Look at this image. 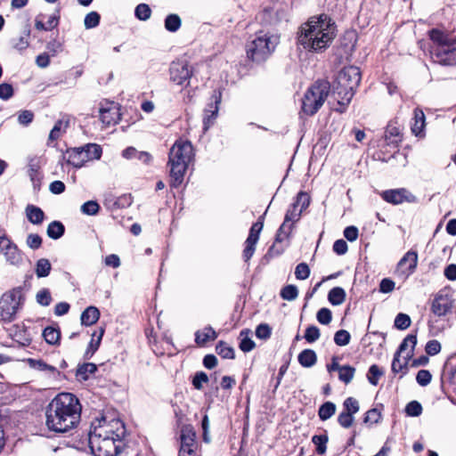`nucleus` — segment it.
I'll use <instances>...</instances> for the list:
<instances>
[{
	"instance_id": "f257e3e1",
	"label": "nucleus",
	"mask_w": 456,
	"mask_h": 456,
	"mask_svg": "<svg viewBox=\"0 0 456 456\" xmlns=\"http://www.w3.org/2000/svg\"><path fill=\"white\" fill-rule=\"evenodd\" d=\"M126 429L123 421L114 419L95 427L89 435V446L94 456H118L127 452L128 446L123 439Z\"/></svg>"
},
{
	"instance_id": "f03ea898",
	"label": "nucleus",
	"mask_w": 456,
	"mask_h": 456,
	"mask_svg": "<svg viewBox=\"0 0 456 456\" xmlns=\"http://www.w3.org/2000/svg\"><path fill=\"white\" fill-rule=\"evenodd\" d=\"M81 410V404L76 395L70 393H61L46 408V426L55 433L69 432L79 423Z\"/></svg>"
},
{
	"instance_id": "7ed1b4c3",
	"label": "nucleus",
	"mask_w": 456,
	"mask_h": 456,
	"mask_svg": "<svg viewBox=\"0 0 456 456\" xmlns=\"http://www.w3.org/2000/svg\"><path fill=\"white\" fill-rule=\"evenodd\" d=\"M336 37V25L326 14L313 16L297 31V44L314 53L325 51Z\"/></svg>"
},
{
	"instance_id": "20e7f679",
	"label": "nucleus",
	"mask_w": 456,
	"mask_h": 456,
	"mask_svg": "<svg viewBox=\"0 0 456 456\" xmlns=\"http://www.w3.org/2000/svg\"><path fill=\"white\" fill-rule=\"evenodd\" d=\"M432 41L430 57L434 62L443 66L456 65V39L439 28L428 31Z\"/></svg>"
},
{
	"instance_id": "39448f33",
	"label": "nucleus",
	"mask_w": 456,
	"mask_h": 456,
	"mask_svg": "<svg viewBox=\"0 0 456 456\" xmlns=\"http://www.w3.org/2000/svg\"><path fill=\"white\" fill-rule=\"evenodd\" d=\"M193 147L189 141H177L170 149L168 165L170 166V185L178 187L183 182L185 172L192 158Z\"/></svg>"
},
{
	"instance_id": "423d86ee",
	"label": "nucleus",
	"mask_w": 456,
	"mask_h": 456,
	"mask_svg": "<svg viewBox=\"0 0 456 456\" xmlns=\"http://www.w3.org/2000/svg\"><path fill=\"white\" fill-rule=\"evenodd\" d=\"M361 71L358 67L347 66L343 68L333 82V93L338 95V103L346 106L354 97L356 88L361 82Z\"/></svg>"
},
{
	"instance_id": "0eeeda50",
	"label": "nucleus",
	"mask_w": 456,
	"mask_h": 456,
	"mask_svg": "<svg viewBox=\"0 0 456 456\" xmlns=\"http://www.w3.org/2000/svg\"><path fill=\"white\" fill-rule=\"evenodd\" d=\"M278 43L277 36L259 31L256 34L255 38L247 45V56L254 62H263L275 50Z\"/></svg>"
},
{
	"instance_id": "6e6552de",
	"label": "nucleus",
	"mask_w": 456,
	"mask_h": 456,
	"mask_svg": "<svg viewBox=\"0 0 456 456\" xmlns=\"http://www.w3.org/2000/svg\"><path fill=\"white\" fill-rule=\"evenodd\" d=\"M330 88L326 80H318L309 87L302 100L303 112L309 116L315 114L327 99Z\"/></svg>"
},
{
	"instance_id": "1a4fd4ad",
	"label": "nucleus",
	"mask_w": 456,
	"mask_h": 456,
	"mask_svg": "<svg viewBox=\"0 0 456 456\" xmlns=\"http://www.w3.org/2000/svg\"><path fill=\"white\" fill-rule=\"evenodd\" d=\"M293 230V224L283 222L276 232L274 242L264 256L263 260L268 263L272 258L281 256L289 245V240Z\"/></svg>"
},
{
	"instance_id": "9d476101",
	"label": "nucleus",
	"mask_w": 456,
	"mask_h": 456,
	"mask_svg": "<svg viewBox=\"0 0 456 456\" xmlns=\"http://www.w3.org/2000/svg\"><path fill=\"white\" fill-rule=\"evenodd\" d=\"M311 198L305 191H299L294 202L289 207L284 216V223L293 224L295 228L296 224L300 220L303 211H305L310 205Z\"/></svg>"
},
{
	"instance_id": "9b49d317",
	"label": "nucleus",
	"mask_w": 456,
	"mask_h": 456,
	"mask_svg": "<svg viewBox=\"0 0 456 456\" xmlns=\"http://www.w3.org/2000/svg\"><path fill=\"white\" fill-rule=\"evenodd\" d=\"M266 211L258 217L257 221L252 224L249 229L248 238L244 242V249L242 251V258L248 263L256 251V247L259 240L260 233L264 227V220Z\"/></svg>"
},
{
	"instance_id": "f8f14e48",
	"label": "nucleus",
	"mask_w": 456,
	"mask_h": 456,
	"mask_svg": "<svg viewBox=\"0 0 456 456\" xmlns=\"http://www.w3.org/2000/svg\"><path fill=\"white\" fill-rule=\"evenodd\" d=\"M453 306L454 299L451 289L444 288L435 296L431 305V312L435 315L442 317L451 313Z\"/></svg>"
},
{
	"instance_id": "ddd939ff",
	"label": "nucleus",
	"mask_w": 456,
	"mask_h": 456,
	"mask_svg": "<svg viewBox=\"0 0 456 456\" xmlns=\"http://www.w3.org/2000/svg\"><path fill=\"white\" fill-rule=\"evenodd\" d=\"M20 302L15 293H5L0 298V321L9 323L15 320Z\"/></svg>"
},
{
	"instance_id": "4468645a",
	"label": "nucleus",
	"mask_w": 456,
	"mask_h": 456,
	"mask_svg": "<svg viewBox=\"0 0 456 456\" xmlns=\"http://www.w3.org/2000/svg\"><path fill=\"white\" fill-rule=\"evenodd\" d=\"M197 448L196 432L191 426H183L181 428L178 456H196Z\"/></svg>"
},
{
	"instance_id": "2eb2a0df",
	"label": "nucleus",
	"mask_w": 456,
	"mask_h": 456,
	"mask_svg": "<svg viewBox=\"0 0 456 456\" xmlns=\"http://www.w3.org/2000/svg\"><path fill=\"white\" fill-rule=\"evenodd\" d=\"M192 74V69L186 61H177L170 64V80L175 85L188 86Z\"/></svg>"
},
{
	"instance_id": "dca6fc26",
	"label": "nucleus",
	"mask_w": 456,
	"mask_h": 456,
	"mask_svg": "<svg viewBox=\"0 0 456 456\" xmlns=\"http://www.w3.org/2000/svg\"><path fill=\"white\" fill-rule=\"evenodd\" d=\"M222 94L218 90H215L207 103L203 113V126L204 130H208L214 125L219 110L221 103Z\"/></svg>"
},
{
	"instance_id": "f3484780",
	"label": "nucleus",
	"mask_w": 456,
	"mask_h": 456,
	"mask_svg": "<svg viewBox=\"0 0 456 456\" xmlns=\"http://www.w3.org/2000/svg\"><path fill=\"white\" fill-rule=\"evenodd\" d=\"M380 196L385 201L393 205L417 201V198L406 188L386 190L380 193Z\"/></svg>"
},
{
	"instance_id": "a211bd4d",
	"label": "nucleus",
	"mask_w": 456,
	"mask_h": 456,
	"mask_svg": "<svg viewBox=\"0 0 456 456\" xmlns=\"http://www.w3.org/2000/svg\"><path fill=\"white\" fill-rule=\"evenodd\" d=\"M0 250L4 254L5 258L12 265H19L22 261V255L18 247L7 237H0Z\"/></svg>"
},
{
	"instance_id": "6ab92c4d",
	"label": "nucleus",
	"mask_w": 456,
	"mask_h": 456,
	"mask_svg": "<svg viewBox=\"0 0 456 456\" xmlns=\"http://www.w3.org/2000/svg\"><path fill=\"white\" fill-rule=\"evenodd\" d=\"M418 264V254L416 251L410 250L399 261L397 267L402 270L403 274L409 275L412 273Z\"/></svg>"
},
{
	"instance_id": "aec40b11",
	"label": "nucleus",
	"mask_w": 456,
	"mask_h": 456,
	"mask_svg": "<svg viewBox=\"0 0 456 456\" xmlns=\"http://www.w3.org/2000/svg\"><path fill=\"white\" fill-rule=\"evenodd\" d=\"M99 113L100 119L105 126L115 124L118 118V110L113 103H110L108 107L102 106Z\"/></svg>"
},
{
	"instance_id": "412c9836",
	"label": "nucleus",
	"mask_w": 456,
	"mask_h": 456,
	"mask_svg": "<svg viewBox=\"0 0 456 456\" xmlns=\"http://www.w3.org/2000/svg\"><path fill=\"white\" fill-rule=\"evenodd\" d=\"M216 332L212 327L208 326L195 332V342L200 346H204L207 343L216 338Z\"/></svg>"
},
{
	"instance_id": "4be33fe9",
	"label": "nucleus",
	"mask_w": 456,
	"mask_h": 456,
	"mask_svg": "<svg viewBox=\"0 0 456 456\" xmlns=\"http://www.w3.org/2000/svg\"><path fill=\"white\" fill-rule=\"evenodd\" d=\"M67 154L68 163L72 165L74 167H82L86 163V159L85 158V151L82 150L81 147L69 150Z\"/></svg>"
},
{
	"instance_id": "5701e85b",
	"label": "nucleus",
	"mask_w": 456,
	"mask_h": 456,
	"mask_svg": "<svg viewBox=\"0 0 456 456\" xmlns=\"http://www.w3.org/2000/svg\"><path fill=\"white\" fill-rule=\"evenodd\" d=\"M100 318V311L95 306L86 307L81 314L80 320L82 325L91 326L94 324Z\"/></svg>"
},
{
	"instance_id": "b1692460",
	"label": "nucleus",
	"mask_w": 456,
	"mask_h": 456,
	"mask_svg": "<svg viewBox=\"0 0 456 456\" xmlns=\"http://www.w3.org/2000/svg\"><path fill=\"white\" fill-rule=\"evenodd\" d=\"M425 120L426 118L423 110L416 108L413 111V124L411 126V131L416 136L420 135L423 132L426 126Z\"/></svg>"
},
{
	"instance_id": "393cba45",
	"label": "nucleus",
	"mask_w": 456,
	"mask_h": 456,
	"mask_svg": "<svg viewBox=\"0 0 456 456\" xmlns=\"http://www.w3.org/2000/svg\"><path fill=\"white\" fill-rule=\"evenodd\" d=\"M42 337L51 346H57L61 340V331L58 327L48 326L44 329Z\"/></svg>"
},
{
	"instance_id": "a878e982",
	"label": "nucleus",
	"mask_w": 456,
	"mask_h": 456,
	"mask_svg": "<svg viewBox=\"0 0 456 456\" xmlns=\"http://www.w3.org/2000/svg\"><path fill=\"white\" fill-rule=\"evenodd\" d=\"M25 211L27 218L33 224H40L43 223L45 213L40 208L34 205H28Z\"/></svg>"
},
{
	"instance_id": "bb28decb",
	"label": "nucleus",
	"mask_w": 456,
	"mask_h": 456,
	"mask_svg": "<svg viewBox=\"0 0 456 456\" xmlns=\"http://www.w3.org/2000/svg\"><path fill=\"white\" fill-rule=\"evenodd\" d=\"M27 362L28 363L29 367L34 370L49 372L53 375H60V372L54 366L46 363L45 361L41 359L28 358L27 360Z\"/></svg>"
},
{
	"instance_id": "cd10ccee",
	"label": "nucleus",
	"mask_w": 456,
	"mask_h": 456,
	"mask_svg": "<svg viewBox=\"0 0 456 456\" xmlns=\"http://www.w3.org/2000/svg\"><path fill=\"white\" fill-rule=\"evenodd\" d=\"M385 139L387 144H397L402 141L400 128L394 123H389L386 128Z\"/></svg>"
},
{
	"instance_id": "c85d7f7f",
	"label": "nucleus",
	"mask_w": 456,
	"mask_h": 456,
	"mask_svg": "<svg viewBox=\"0 0 456 456\" xmlns=\"http://www.w3.org/2000/svg\"><path fill=\"white\" fill-rule=\"evenodd\" d=\"M298 362L305 368L313 367L317 362V355L312 349L303 350L297 356Z\"/></svg>"
},
{
	"instance_id": "c756f323",
	"label": "nucleus",
	"mask_w": 456,
	"mask_h": 456,
	"mask_svg": "<svg viewBox=\"0 0 456 456\" xmlns=\"http://www.w3.org/2000/svg\"><path fill=\"white\" fill-rule=\"evenodd\" d=\"M29 37H30V29L27 28L23 31V35L18 38H12L11 43L13 49L22 52L26 50L29 46Z\"/></svg>"
},
{
	"instance_id": "7c9ffc66",
	"label": "nucleus",
	"mask_w": 456,
	"mask_h": 456,
	"mask_svg": "<svg viewBox=\"0 0 456 456\" xmlns=\"http://www.w3.org/2000/svg\"><path fill=\"white\" fill-rule=\"evenodd\" d=\"M346 291L341 287H335L329 291L328 300L333 305H340L346 300Z\"/></svg>"
},
{
	"instance_id": "2f4dec72",
	"label": "nucleus",
	"mask_w": 456,
	"mask_h": 456,
	"mask_svg": "<svg viewBox=\"0 0 456 456\" xmlns=\"http://www.w3.org/2000/svg\"><path fill=\"white\" fill-rule=\"evenodd\" d=\"M97 370V366L93 362H86L82 365H79L76 377L78 380H87L91 374H94Z\"/></svg>"
},
{
	"instance_id": "473e14b6",
	"label": "nucleus",
	"mask_w": 456,
	"mask_h": 456,
	"mask_svg": "<svg viewBox=\"0 0 456 456\" xmlns=\"http://www.w3.org/2000/svg\"><path fill=\"white\" fill-rule=\"evenodd\" d=\"M64 232L65 227L60 221H53L47 226L46 233L53 240L60 239Z\"/></svg>"
},
{
	"instance_id": "72a5a7b5",
	"label": "nucleus",
	"mask_w": 456,
	"mask_h": 456,
	"mask_svg": "<svg viewBox=\"0 0 456 456\" xmlns=\"http://www.w3.org/2000/svg\"><path fill=\"white\" fill-rule=\"evenodd\" d=\"M81 148L85 151L86 162L94 159H100L102 157V150L98 144L88 143Z\"/></svg>"
},
{
	"instance_id": "f704fd0d",
	"label": "nucleus",
	"mask_w": 456,
	"mask_h": 456,
	"mask_svg": "<svg viewBox=\"0 0 456 456\" xmlns=\"http://www.w3.org/2000/svg\"><path fill=\"white\" fill-rule=\"evenodd\" d=\"M52 270V265L46 258H40L36 263L35 273L37 278L47 277Z\"/></svg>"
},
{
	"instance_id": "c9c22d12",
	"label": "nucleus",
	"mask_w": 456,
	"mask_h": 456,
	"mask_svg": "<svg viewBox=\"0 0 456 456\" xmlns=\"http://www.w3.org/2000/svg\"><path fill=\"white\" fill-rule=\"evenodd\" d=\"M329 441L328 435L326 432L322 435H314L312 437V443L315 445V452L319 455H322L326 452L327 443Z\"/></svg>"
},
{
	"instance_id": "e433bc0d",
	"label": "nucleus",
	"mask_w": 456,
	"mask_h": 456,
	"mask_svg": "<svg viewBox=\"0 0 456 456\" xmlns=\"http://www.w3.org/2000/svg\"><path fill=\"white\" fill-rule=\"evenodd\" d=\"M69 118L59 119L53 126V129L49 134V140L55 141L60 138L62 132H65L66 128L69 126Z\"/></svg>"
},
{
	"instance_id": "4c0bfd02",
	"label": "nucleus",
	"mask_w": 456,
	"mask_h": 456,
	"mask_svg": "<svg viewBox=\"0 0 456 456\" xmlns=\"http://www.w3.org/2000/svg\"><path fill=\"white\" fill-rule=\"evenodd\" d=\"M336 412V405L332 402H326L322 403L318 410V416L321 420H327L330 419Z\"/></svg>"
},
{
	"instance_id": "58836bf2",
	"label": "nucleus",
	"mask_w": 456,
	"mask_h": 456,
	"mask_svg": "<svg viewBox=\"0 0 456 456\" xmlns=\"http://www.w3.org/2000/svg\"><path fill=\"white\" fill-rule=\"evenodd\" d=\"M399 357H400V355L398 354H395L394 359H393V362H392V366H391L392 371L394 373H398L401 370H403V369L407 368L408 362L412 357V351H409L406 354V355L404 356L403 362H400Z\"/></svg>"
},
{
	"instance_id": "ea45409f",
	"label": "nucleus",
	"mask_w": 456,
	"mask_h": 456,
	"mask_svg": "<svg viewBox=\"0 0 456 456\" xmlns=\"http://www.w3.org/2000/svg\"><path fill=\"white\" fill-rule=\"evenodd\" d=\"M182 25V20L177 14H169L165 19V28L169 32H176Z\"/></svg>"
},
{
	"instance_id": "a19ab883",
	"label": "nucleus",
	"mask_w": 456,
	"mask_h": 456,
	"mask_svg": "<svg viewBox=\"0 0 456 456\" xmlns=\"http://www.w3.org/2000/svg\"><path fill=\"white\" fill-rule=\"evenodd\" d=\"M103 334H104V329L101 328L99 336L97 337V339L95 342L94 340V337L95 336V334L94 333L93 334V338H92L91 342L89 343L88 347L85 353L86 359H90L94 355V354L97 351V349L101 344Z\"/></svg>"
},
{
	"instance_id": "79ce46f5",
	"label": "nucleus",
	"mask_w": 456,
	"mask_h": 456,
	"mask_svg": "<svg viewBox=\"0 0 456 456\" xmlns=\"http://www.w3.org/2000/svg\"><path fill=\"white\" fill-rule=\"evenodd\" d=\"M384 375V371L377 365L372 364L368 370L367 379L368 381L373 385L377 386L379 383V379Z\"/></svg>"
},
{
	"instance_id": "37998d69",
	"label": "nucleus",
	"mask_w": 456,
	"mask_h": 456,
	"mask_svg": "<svg viewBox=\"0 0 456 456\" xmlns=\"http://www.w3.org/2000/svg\"><path fill=\"white\" fill-rule=\"evenodd\" d=\"M355 369L350 365H343L339 368L338 379L345 384H349L354 376Z\"/></svg>"
},
{
	"instance_id": "c03bdc74",
	"label": "nucleus",
	"mask_w": 456,
	"mask_h": 456,
	"mask_svg": "<svg viewBox=\"0 0 456 456\" xmlns=\"http://www.w3.org/2000/svg\"><path fill=\"white\" fill-rule=\"evenodd\" d=\"M416 344H417V335L416 334H409L403 338V340L400 344L395 354H398L399 355H401V354H403L407 349L409 345H411V347L410 351L413 352Z\"/></svg>"
},
{
	"instance_id": "a18cd8bd",
	"label": "nucleus",
	"mask_w": 456,
	"mask_h": 456,
	"mask_svg": "<svg viewBox=\"0 0 456 456\" xmlns=\"http://www.w3.org/2000/svg\"><path fill=\"white\" fill-rule=\"evenodd\" d=\"M281 297L284 300L292 301L298 296V289L297 286L289 284L283 287L281 290Z\"/></svg>"
},
{
	"instance_id": "49530a36",
	"label": "nucleus",
	"mask_w": 456,
	"mask_h": 456,
	"mask_svg": "<svg viewBox=\"0 0 456 456\" xmlns=\"http://www.w3.org/2000/svg\"><path fill=\"white\" fill-rule=\"evenodd\" d=\"M411 323L410 316L406 314L400 313L395 316L394 326L400 330H404L410 327Z\"/></svg>"
},
{
	"instance_id": "de8ad7c7",
	"label": "nucleus",
	"mask_w": 456,
	"mask_h": 456,
	"mask_svg": "<svg viewBox=\"0 0 456 456\" xmlns=\"http://www.w3.org/2000/svg\"><path fill=\"white\" fill-rule=\"evenodd\" d=\"M101 16L97 12H90L84 20V25L86 29L96 28L100 23Z\"/></svg>"
},
{
	"instance_id": "09e8293b",
	"label": "nucleus",
	"mask_w": 456,
	"mask_h": 456,
	"mask_svg": "<svg viewBox=\"0 0 456 456\" xmlns=\"http://www.w3.org/2000/svg\"><path fill=\"white\" fill-rule=\"evenodd\" d=\"M351 335L346 330H339L334 335V342L337 346H345L350 343Z\"/></svg>"
},
{
	"instance_id": "8fccbe9b",
	"label": "nucleus",
	"mask_w": 456,
	"mask_h": 456,
	"mask_svg": "<svg viewBox=\"0 0 456 456\" xmlns=\"http://www.w3.org/2000/svg\"><path fill=\"white\" fill-rule=\"evenodd\" d=\"M151 10L146 4H139L134 10L135 17L140 20H147L150 19Z\"/></svg>"
},
{
	"instance_id": "3c124183",
	"label": "nucleus",
	"mask_w": 456,
	"mask_h": 456,
	"mask_svg": "<svg viewBox=\"0 0 456 456\" xmlns=\"http://www.w3.org/2000/svg\"><path fill=\"white\" fill-rule=\"evenodd\" d=\"M81 212L87 216H94L100 210V205L95 200L85 202L80 208Z\"/></svg>"
},
{
	"instance_id": "603ef678",
	"label": "nucleus",
	"mask_w": 456,
	"mask_h": 456,
	"mask_svg": "<svg viewBox=\"0 0 456 456\" xmlns=\"http://www.w3.org/2000/svg\"><path fill=\"white\" fill-rule=\"evenodd\" d=\"M320 336H321L320 329L317 326L310 325L305 330L304 338L308 343H314L315 341H317L320 338Z\"/></svg>"
},
{
	"instance_id": "864d4df0",
	"label": "nucleus",
	"mask_w": 456,
	"mask_h": 456,
	"mask_svg": "<svg viewBox=\"0 0 456 456\" xmlns=\"http://www.w3.org/2000/svg\"><path fill=\"white\" fill-rule=\"evenodd\" d=\"M405 413L411 417H419L422 413V406L418 401H411L407 403Z\"/></svg>"
},
{
	"instance_id": "5fc2aeb1",
	"label": "nucleus",
	"mask_w": 456,
	"mask_h": 456,
	"mask_svg": "<svg viewBox=\"0 0 456 456\" xmlns=\"http://www.w3.org/2000/svg\"><path fill=\"white\" fill-rule=\"evenodd\" d=\"M317 321L323 325H328L332 320V313L329 308H321L316 314Z\"/></svg>"
},
{
	"instance_id": "6e6d98bb",
	"label": "nucleus",
	"mask_w": 456,
	"mask_h": 456,
	"mask_svg": "<svg viewBox=\"0 0 456 456\" xmlns=\"http://www.w3.org/2000/svg\"><path fill=\"white\" fill-rule=\"evenodd\" d=\"M37 302L43 305L48 306L52 302L51 293L48 289H43L37 293Z\"/></svg>"
},
{
	"instance_id": "4d7b16f0",
	"label": "nucleus",
	"mask_w": 456,
	"mask_h": 456,
	"mask_svg": "<svg viewBox=\"0 0 456 456\" xmlns=\"http://www.w3.org/2000/svg\"><path fill=\"white\" fill-rule=\"evenodd\" d=\"M345 412H350V414L354 415L359 411V403L354 397H347L343 403Z\"/></svg>"
},
{
	"instance_id": "13d9d810",
	"label": "nucleus",
	"mask_w": 456,
	"mask_h": 456,
	"mask_svg": "<svg viewBox=\"0 0 456 456\" xmlns=\"http://www.w3.org/2000/svg\"><path fill=\"white\" fill-rule=\"evenodd\" d=\"M310 275V269L307 264L300 263L296 266L295 276L297 280H305Z\"/></svg>"
},
{
	"instance_id": "bf43d9fd",
	"label": "nucleus",
	"mask_w": 456,
	"mask_h": 456,
	"mask_svg": "<svg viewBox=\"0 0 456 456\" xmlns=\"http://www.w3.org/2000/svg\"><path fill=\"white\" fill-rule=\"evenodd\" d=\"M26 243L31 249H38L42 246V238L37 233H30L27 237Z\"/></svg>"
},
{
	"instance_id": "052dcab7",
	"label": "nucleus",
	"mask_w": 456,
	"mask_h": 456,
	"mask_svg": "<svg viewBox=\"0 0 456 456\" xmlns=\"http://www.w3.org/2000/svg\"><path fill=\"white\" fill-rule=\"evenodd\" d=\"M432 375L427 370H419L416 376L417 383L422 387L428 386L430 383Z\"/></svg>"
},
{
	"instance_id": "680f3d73",
	"label": "nucleus",
	"mask_w": 456,
	"mask_h": 456,
	"mask_svg": "<svg viewBox=\"0 0 456 456\" xmlns=\"http://www.w3.org/2000/svg\"><path fill=\"white\" fill-rule=\"evenodd\" d=\"M272 330L268 324H259L256 329V336L260 339H267L271 337Z\"/></svg>"
},
{
	"instance_id": "e2e57ef3",
	"label": "nucleus",
	"mask_w": 456,
	"mask_h": 456,
	"mask_svg": "<svg viewBox=\"0 0 456 456\" xmlns=\"http://www.w3.org/2000/svg\"><path fill=\"white\" fill-rule=\"evenodd\" d=\"M354 416L350 412L342 411L338 417V422L345 428H348L354 422Z\"/></svg>"
},
{
	"instance_id": "0e129e2a",
	"label": "nucleus",
	"mask_w": 456,
	"mask_h": 456,
	"mask_svg": "<svg viewBox=\"0 0 456 456\" xmlns=\"http://www.w3.org/2000/svg\"><path fill=\"white\" fill-rule=\"evenodd\" d=\"M28 175L30 177L34 186H36L37 183L40 182V173L39 167L35 163H30L28 168Z\"/></svg>"
},
{
	"instance_id": "69168bd1",
	"label": "nucleus",
	"mask_w": 456,
	"mask_h": 456,
	"mask_svg": "<svg viewBox=\"0 0 456 456\" xmlns=\"http://www.w3.org/2000/svg\"><path fill=\"white\" fill-rule=\"evenodd\" d=\"M34 118V114L30 110H22L18 114V122L20 125L27 126Z\"/></svg>"
},
{
	"instance_id": "338daca9",
	"label": "nucleus",
	"mask_w": 456,
	"mask_h": 456,
	"mask_svg": "<svg viewBox=\"0 0 456 456\" xmlns=\"http://www.w3.org/2000/svg\"><path fill=\"white\" fill-rule=\"evenodd\" d=\"M425 350L428 355H431V356L436 355L438 353H440V351H441V344L439 341H437L436 339L429 340L426 344Z\"/></svg>"
},
{
	"instance_id": "774afa93",
	"label": "nucleus",
	"mask_w": 456,
	"mask_h": 456,
	"mask_svg": "<svg viewBox=\"0 0 456 456\" xmlns=\"http://www.w3.org/2000/svg\"><path fill=\"white\" fill-rule=\"evenodd\" d=\"M380 418H381L380 411L378 409L373 408V409L369 410L366 412V416L364 418V422L365 423L370 422L371 424H375L379 421Z\"/></svg>"
}]
</instances>
